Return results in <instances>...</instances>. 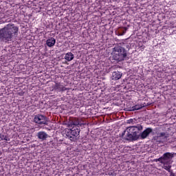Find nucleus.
Returning <instances> with one entry per match:
<instances>
[{"label":"nucleus","instance_id":"14","mask_svg":"<svg viewBox=\"0 0 176 176\" xmlns=\"http://www.w3.org/2000/svg\"><path fill=\"white\" fill-rule=\"evenodd\" d=\"M144 108V105L142 104H136L133 107H132L130 109V111H138V109H141Z\"/></svg>","mask_w":176,"mask_h":176},{"label":"nucleus","instance_id":"6","mask_svg":"<svg viewBox=\"0 0 176 176\" xmlns=\"http://www.w3.org/2000/svg\"><path fill=\"white\" fill-rule=\"evenodd\" d=\"M168 137H170V134H168V133L162 132L158 133L157 136L154 138V140L159 144H164V142H167Z\"/></svg>","mask_w":176,"mask_h":176},{"label":"nucleus","instance_id":"8","mask_svg":"<svg viewBox=\"0 0 176 176\" xmlns=\"http://www.w3.org/2000/svg\"><path fill=\"white\" fill-rule=\"evenodd\" d=\"M153 133V129L151 127L146 128L141 134L140 138L142 140H145L149 136V134Z\"/></svg>","mask_w":176,"mask_h":176},{"label":"nucleus","instance_id":"7","mask_svg":"<svg viewBox=\"0 0 176 176\" xmlns=\"http://www.w3.org/2000/svg\"><path fill=\"white\" fill-rule=\"evenodd\" d=\"M162 159V163L163 164H168L170 163V161L173 157H174V153H165L163 154L162 156H161Z\"/></svg>","mask_w":176,"mask_h":176},{"label":"nucleus","instance_id":"18","mask_svg":"<svg viewBox=\"0 0 176 176\" xmlns=\"http://www.w3.org/2000/svg\"><path fill=\"white\" fill-rule=\"evenodd\" d=\"M154 162H160V163L163 164V160H162V157H159L157 159L154 160Z\"/></svg>","mask_w":176,"mask_h":176},{"label":"nucleus","instance_id":"1","mask_svg":"<svg viewBox=\"0 0 176 176\" xmlns=\"http://www.w3.org/2000/svg\"><path fill=\"white\" fill-rule=\"evenodd\" d=\"M19 36V27L13 23H8L0 29V41L10 42L13 38Z\"/></svg>","mask_w":176,"mask_h":176},{"label":"nucleus","instance_id":"17","mask_svg":"<svg viewBox=\"0 0 176 176\" xmlns=\"http://www.w3.org/2000/svg\"><path fill=\"white\" fill-rule=\"evenodd\" d=\"M0 138L3 141H10V138H9L7 135H0Z\"/></svg>","mask_w":176,"mask_h":176},{"label":"nucleus","instance_id":"20","mask_svg":"<svg viewBox=\"0 0 176 176\" xmlns=\"http://www.w3.org/2000/svg\"><path fill=\"white\" fill-rule=\"evenodd\" d=\"M132 121H133V120H132V119H131V120H130V122H132Z\"/></svg>","mask_w":176,"mask_h":176},{"label":"nucleus","instance_id":"9","mask_svg":"<svg viewBox=\"0 0 176 176\" xmlns=\"http://www.w3.org/2000/svg\"><path fill=\"white\" fill-rule=\"evenodd\" d=\"M49 137V135L45 131H39L37 133V138L41 141H45Z\"/></svg>","mask_w":176,"mask_h":176},{"label":"nucleus","instance_id":"3","mask_svg":"<svg viewBox=\"0 0 176 176\" xmlns=\"http://www.w3.org/2000/svg\"><path fill=\"white\" fill-rule=\"evenodd\" d=\"M126 57H127V51L124 47L121 46L114 47L113 60H116V61H123Z\"/></svg>","mask_w":176,"mask_h":176},{"label":"nucleus","instance_id":"12","mask_svg":"<svg viewBox=\"0 0 176 176\" xmlns=\"http://www.w3.org/2000/svg\"><path fill=\"white\" fill-rule=\"evenodd\" d=\"M123 76V73L120 72H114L113 73V80H119L120 78Z\"/></svg>","mask_w":176,"mask_h":176},{"label":"nucleus","instance_id":"11","mask_svg":"<svg viewBox=\"0 0 176 176\" xmlns=\"http://www.w3.org/2000/svg\"><path fill=\"white\" fill-rule=\"evenodd\" d=\"M46 45L48 47H53L56 45V38L53 37H50L46 41Z\"/></svg>","mask_w":176,"mask_h":176},{"label":"nucleus","instance_id":"13","mask_svg":"<svg viewBox=\"0 0 176 176\" xmlns=\"http://www.w3.org/2000/svg\"><path fill=\"white\" fill-rule=\"evenodd\" d=\"M74 58H75V56L72 52H67L65 56V60H66V61H72Z\"/></svg>","mask_w":176,"mask_h":176},{"label":"nucleus","instance_id":"2","mask_svg":"<svg viewBox=\"0 0 176 176\" xmlns=\"http://www.w3.org/2000/svg\"><path fill=\"white\" fill-rule=\"evenodd\" d=\"M142 129L144 127L140 124H138L136 126H129L122 132L121 137L126 141H136V140L140 138L138 133L140 131H142Z\"/></svg>","mask_w":176,"mask_h":176},{"label":"nucleus","instance_id":"10","mask_svg":"<svg viewBox=\"0 0 176 176\" xmlns=\"http://www.w3.org/2000/svg\"><path fill=\"white\" fill-rule=\"evenodd\" d=\"M54 89L57 90V91H65L67 88L60 82H56L54 85Z\"/></svg>","mask_w":176,"mask_h":176},{"label":"nucleus","instance_id":"16","mask_svg":"<svg viewBox=\"0 0 176 176\" xmlns=\"http://www.w3.org/2000/svg\"><path fill=\"white\" fill-rule=\"evenodd\" d=\"M164 164L163 168H164V170H166L168 173H171V165H167L168 164Z\"/></svg>","mask_w":176,"mask_h":176},{"label":"nucleus","instance_id":"15","mask_svg":"<svg viewBox=\"0 0 176 176\" xmlns=\"http://www.w3.org/2000/svg\"><path fill=\"white\" fill-rule=\"evenodd\" d=\"M128 28L126 27L124 28H122L118 30V32L120 34V35H124V34H126V31H127Z\"/></svg>","mask_w":176,"mask_h":176},{"label":"nucleus","instance_id":"5","mask_svg":"<svg viewBox=\"0 0 176 176\" xmlns=\"http://www.w3.org/2000/svg\"><path fill=\"white\" fill-rule=\"evenodd\" d=\"M33 122L36 124H39L40 126H42V124L46 126L47 125V117L42 114H37L34 116Z\"/></svg>","mask_w":176,"mask_h":176},{"label":"nucleus","instance_id":"19","mask_svg":"<svg viewBox=\"0 0 176 176\" xmlns=\"http://www.w3.org/2000/svg\"><path fill=\"white\" fill-rule=\"evenodd\" d=\"M170 176H175V173H173V171L170 170Z\"/></svg>","mask_w":176,"mask_h":176},{"label":"nucleus","instance_id":"4","mask_svg":"<svg viewBox=\"0 0 176 176\" xmlns=\"http://www.w3.org/2000/svg\"><path fill=\"white\" fill-rule=\"evenodd\" d=\"M65 133L67 137H68L71 141H74L75 138L79 135L80 128L79 126L74 125L72 129L65 131Z\"/></svg>","mask_w":176,"mask_h":176}]
</instances>
